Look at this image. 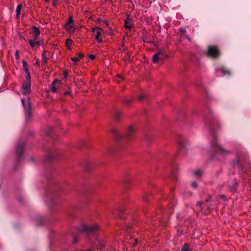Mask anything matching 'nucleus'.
<instances>
[{
  "instance_id": "obj_36",
  "label": "nucleus",
  "mask_w": 251,
  "mask_h": 251,
  "mask_svg": "<svg viewBox=\"0 0 251 251\" xmlns=\"http://www.w3.org/2000/svg\"><path fill=\"white\" fill-rule=\"evenodd\" d=\"M29 106L31 107L30 103H29Z\"/></svg>"
},
{
  "instance_id": "obj_15",
  "label": "nucleus",
  "mask_w": 251,
  "mask_h": 251,
  "mask_svg": "<svg viewBox=\"0 0 251 251\" xmlns=\"http://www.w3.org/2000/svg\"><path fill=\"white\" fill-rule=\"evenodd\" d=\"M21 8H22V5L21 4L18 5L16 8V13H17V17H18L19 15H20Z\"/></svg>"
},
{
  "instance_id": "obj_7",
  "label": "nucleus",
  "mask_w": 251,
  "mask_h": 251,
  "mask_svg": "<svg viewBox=\"0 0 251 251\" xmlns=\"http://www.w3.org/2000/svg\"><path fill=\"white\" fill-rule=\"evenodd\" d=\"M98 228V225L96 224H93L89 226H84V230L87 231H89L91 232H94L96 231Z\"/></svg>"
},
{
  "instance_id": "obj_9",
  "label": "nucleus",
  "mask_w": 251,
  "mask_h": 251,
  "mask_svg": "<svg viewBox=\"0 0 251 251\" xmlns=\"http://www.w3.org/2000/svg\"><path fill=\"white\" fill-rule=\"evenodd\" d=\"M125 26L126 28L130 29L132 26V24L131 20L129 18H127V19L125 21Z\"/></svg>"
},
{
  "instance_id": "obj_12",
  "label": "nucleus",
  "mask_w": 251,
  "mask_h": 251,
  "mask_svg": "<svg viewBox=\"0 0 251 251\" xmlns=\"http://www.w3.org/2000/svg\"><path fill=\"white\" fill-rule=\"evenodd\" d=\"M28 42L32 47H34L35 46H38L39 45V43L38 42L34 41L32 40H29Z\"/></svg>"
},
{
  "instance_id": "obj_35",
  "label": "nucleus",
  "mask_w": 251,
  "mask_h": 251,
  "mask_svg": "<svg viewBox=\"0 0 251 251\" xmlns=\"http://www.w3.org/2000/svg\"><path fill=\"white\" fill-rule=\"evenodd\" d=\"M29 106L31 107L30 103H29Z\"/></svg>"
},
{
  "instance_id": "obj_18",
  "label": "nucleus",
  "mask_w": 251,
  "mask_h": 251,
  "mask_svg": "<svg viewBox=\"0 0 251 251\" xmlns=\"http://www.w3.org/2000/svg\"><path fill=\"white\" fill-rule=\"evenodd\" d=\"M222 71L225 75H229L230 74L229 71L225 68H223Z\"/></svg>"
},
{
  "instance_id": "obj_22",
  "label": "nucleus",
  "mask_w": 251,
  "mask_h": 251,
  "mask_svg": "<svg viewBox=\"0 0 251 251\" xmlns=\"http://www.w3.org/2000/svg\"><path fill=\"white\" fill-rule=\"evenodd\" d=\"M191 186L193 188L196 189L197 187V183L196 182H192Z\"/></svg>"
},
{
  "instance_id": "obj_31",
  "label": "nucleus",
  "mask_w": 251,
  "mask_h": 251,
  "mask_svg": "<svg viewBox=\"0 0 251 251\" xmlns=\"http://www.w3.org/2000/svg\"><path fill=\"white\" fill-rule=\"evenodd\" d=\"M43 62L44 63H46V59H43Z\"/></svg>"
},
{
  "instance_id": "obj_37",
  "label": "nucleus",
  "mask_w": 251,
  "mask_h": 251,
  "mask_svg": "<svg viewBox=\"0 0 251 251\" xmlns=\"http://www.w3.org/2000/svg\"><path fill=\"white\" fill-rule=\"evenodd\" d=\"M29 106L31 107L30 103H29Z\"/></svg>"
},
{
  "instance_id": "obj_20",
  "label": "nucleus",
  "mask_w": 251,
  "mask_h": 251,
  "mask_svg": "<svg viewBox=\"0 0 251 251\" xmlns=\"http://www.w3.org/2000/svg\"><path fill=\"white\" fill-rule=\"evenodd\" d=\"M71 60L75 62V63L79 60V58L76 57H74L71 58Z\"/></svg>"
},
{
  "instance_id": "obj_33",
  "label": "nucleus",
  "mask_w": 251,
  "mask_h": 251,
  "mask_svg": "<svg viewBox=\"0 0 251 251\" xmlns=\"http://www.w3.org/2000/svg\"><path fill=\"white\" fill-rule=\"evenodd\" d=\"M49 0H45L46 1L48 2Z\"/></svg>"
},
{
  "instance_id": "obj_4",
  "label": "nucleus",
  "mask_w": 251,
  "mask_h": 251,
  "mask_svg": "<svg viewBox=\"0 0 251 251\" xmlns=\"http://www.w3.org/2000/svg\"><path fill=\"white\" fill-rule=\"evenodd\" d=\"M208 55L212 57H217L219 55V50L215 46H210L208 47Z\"/></svg>"
},
{
  "instance_id": "obj_23",
  "label": "nucleus",
  "mask_w": 251,
  "mask_h": 251,
  "mask_svg": "<svg viewBox=\"0 0 251 251\" xmlns=\"http://www.w3.org/2000/svg\"><path fill=\"white\" fill-rule=\"evenodd\" d=\"M145 97V95H144V94H142V95H141L140 96H139V99L140 100H143V99H144V98Z\"/></svg>"
},
{
  "instance_id": "obj_27",
  "label": "nucleus",
  "mask_w": 251,
  "mask_h": 251,
  "mask_svg": "<svg viewBox=\"0 0 251 251\" xmlns=\"http://www.w3.org/2000/svg\"><path fill=\"white\" fill-rule=\"evenodd\" d=\"M138 242V240L135 239L134 243H133L134 246H135L137 244Z\"/></svg>"
},
{
  "instance_id": "obj_16",
  "label": "nucleus",
  "mask_w": 251,
  "mask_h": 251,
  "mask_svg": "<svg viewBox=\"0 0 251 251\" xmlns=\"http://www.w3.org/2000/svg\"><path fill=\"white\" fill-rule=\"evenodd\" d=\"M186 144H187V141L184 139H181L179 141L180 145H181L183 147H184Z\"/></svg>"
},
{
  "instance_id": "obj_25",
  "label": "nucleus",
  "mask_w": 251,
  "mask_h": 251,
  "mask_svg": "<svg viewBox=\"0 0 251 251\" xmlns=\"http://www.w3.org/2000/svg\"><path fill=\"white\" fill-rule=\"evenodd\" d=\"M78 56L79 57V59L82 58L83 57V56H84L83 54L82 53H79L78 54Z\"/></svg>"
},
{
  "instance_id": "obj_11",
  "label": "nucleus",
  "mask_w": 251,
  "mask_h": 251,
  "mask_svg": "<svg viewBox=\"0 0 251 251\" xmlns=\"http://www.w3.org/2000/svg\"><path fill=\"white\" fill-rule=\"evenodd\" d=\"M32 29L33 34L35 36V38H36L40 34V31L35 26L33 27Z\"/></svg>"
},
{
  "instance_id": "obj_26",
  "label": "nucleus",
  "mask_w": 251,
  "mask_h": 251,
  "mask_svg": "<svg viewBox=\"0 0 251 251\" xmlns=\"http://www.w3.org/2000/svg\"><path fill=\"white\" fill-rule=\"evenodd\" d=\"M89 57H90V59H95V55H90L89 56Z\"/></svg>"
},
{
  "instance_id": "obj_38",
  "label": "nucleus",
  "mask_w": 251,
  "mask_h": 251,
  "mask_svg": "<svg viewBox=\"0 0 251 251\" xmlns=\"http://www.w3.org/2000/svg\"><path fill=\"white\" fill-rule=\"evenodd\" d=\"M87 251H92L91 250H88Z\"/></svg>"
},
{
  "instance_id": "obj_1",
  "label": "nucleus",
  "mask_w": 251,
  "mask_h": 251,
  "mask_svg": "<svg viewBox=\"0 0 251 251\" xmlns=\"http://www.w3.org/2000/svg\"><path fill=\"white\" fill-rule=\"evenodd\" d=\"M211 150L219 154H226L229 153V151L219 145L216 140L211 142Z\"/></svg>"
},
{
  "instance_id": "obj_30",
  "label": "nucleus",
  "mask_w": 251,
  "mask_h": 251,
  "mask_svg": "<svg viewBox=\"0 0 251 251\" xmlns=\"http://www.w3.org/2000/svg\"><path fill=\"white\" fill-rule=\"evenodd\" d=\"M64 77H65V78H66V77H67V72H65V74H64Z\"/></svg>"
},
{
  "instance_id": "obj_13",
  "label": "nucleus",
  "mask_w": 251,
  "mask_h": 251,
  "mask_svg": "<svg viewBox=\"0 0 251 251\" xmlns=\"http://www.w3.org/2000/svg\"><path fill=\"white\" fill-rule=\"evenodd\" d=\"M72 40L70 39H68L67 40H66V46L67 47L68 49L70 50V46L72 43Z\"/></svg>"
},
{
  "instance_id": "obj_10",
  "label": "nucleus",
  "mask_w": 251,
  "mask_h": 251,
  "mask_svg": "<svg viewBox=\"0 0 251 251\" xmlns=\"http://www.w3.org/2000/svg\"><path fill=\"white\" fill-rule=\"evenodd\" d=\"M22 63H23V67L24 70H25V72L27 73V75H28V74L30 75L28 69L27 68V62L25 60H23Z\"/></svg>"
},
{
  "instance_id": "obj_17",
  "label": "nucleus",
  "mask_w": 251,
  "mask_h": 251,
  "mask_svg": "<svg viewBox=\"0 0 251 251\" xmlns=\"http://www.w3.org/2000/svg\"><path fill=\"white\" fill-rule=\"evenodd\" d=\"M194 174L196 176H199L201 175V171L200 170H197L194 171Z\"/></svg>"
},
{
  "instance_id": "obj_6",
  "label": "nucleus",
  "mask_w": 251,
  "mask_h": 251,
  "mask_svg": "<svg viewBox=\"0 0 251 251\" xmlns=\"http://www.w3.org/2000/svg\"><path fill=\"white\" fill-rule=\"evenodd\" d=\"M61 84V81L58 80H55L53 81L52 84L51 91L53 92H56L57 90Z\"/></svg>"
},
{
  "instance_id": "obj_19",
  "label": "nucleus",
  "mask_w": 251,
  "mask_h": 251,
  "mask_svg": "<svg viewBox=\"0 0 251 251\" xmlns=\"http://www.w3.org/2000/svg\"><path fill=\"white\" fill-rule=\"evenodd\" d=\"M181 251H189L188 246L187 244H185L183 248L182 249Z\"/></svg>"
},
{
  "instance_id": "obj_29",
  "label": "nucleus",
  "mask_w": 251,
  "mask_h": 251,
  "mask_svg": "<svg viewBox=\"0 0 251 251\" xmlns=\"http://www.w3.org/2000/svg\"><path fill=\"white\" fill-rule=\"evenodd\" d=\"M69 93H70L69 91H67V92L64 93V94L65 95H68V94H69Z\"/></svg>"
},
{
  "instance_id": "obj_28",
  "label": "nucleus",
  "mask_w": 251,
  "mask_h": 251,
  "mask_svg": "<svg viewBox=\"0 0 251 251\" xmlns=\"http://www.w3.org/2000/svg\"><path fill=\"white\" fill-rule=\"evenodd\" d=\"M21 101H22V104H23V106L24 107H25L24 100V99H22L21 100Z\"/></svg>"
},
{
  "instance_id": "obj_32",
  "label": "nucleus",
  "mask_w": 251,
  "mask_h": 251,
  "mask_svg": "<svg viewBox=\"0 0 251 251\" xmlns=\"http://www.w3.org/2000/svg\"><path fill=\"white\" fill-rule=\"evenodd\" d=\"M198 204L199 205H201V202H198Z\"/></svg>"
},
{
  "instance_id": "obj_3",
  "label": "nucleus",
  "mask_w": 251,
  "mask_h": 251,
  "mask_svg": "<svg viewBox=\"0 0 251 251\" xmlns=\"http://www.w3.org/2000/svg\"><path fill=\"white\" fill-rule=\"evenodd\" d=\"M92 31L96 39L100 43L102 42V39L100 38V36L102 35V30L99 27H96L93 28Z\"/></svg>"
},
{
  "instance_id": "obj_5",
  "label": "nucleus",
  "mask_w": 251,
  "mask_h": 251,
  "mask_svg": "<svg viewBox=\"0 0 251 251\" xmlns=\"http://www.w3.org/2000/svg\"><path fill=\"white\" fill-rule=\"evenodd\" d=\"M72 22L73 19L72 17H70L68 23L65 25L66 29L70 33H73L75 31V28L72 24Z\"/></svg>"
},
{
  "instance_id": "obj_14",
  "label": "nucleus",
  "mask_w": 251,
  "mask_h": 251,
  "mask_svg": "<svg viewBox=\"0 0 251 251\" xmlns=\"http://www.w3.org/2000/svg\"><path fill=\"white\" fill-rule=\"evenodd\" d=\"M134 130H135V127L131 125L128 126V130H127V132H128V134L131 133Z\"/></svg>"
},
{
  "instance_id": "obj_34",
  "label": "nucleus",
  "mask_w": 251,
  "mask_h": 251,
  "mask_svg": "<svg viewBox=\"0 0 251 251\" xmlns=\"http://www.w3.org/2000/svg\"><path fill=\"white\" fill-rule=\"evenodd\" d=\"M105 23L107 24V25H108V24L107 22H105Z\"/></svg>"
},
{
  "instance_id": "obj_24",
  "label": "nucleus",
  "mask_w": 251,
  "mask_h": 251,
  "mask_svg": "<svg viewBox=\"0 0 251 251\" xmlns=\"http://www.w3.org/2000/svg\"><path fill=\"white\" fill-rule=\"evenodd\" d=\"M15 56H16V58L18 60L19 59V52H18V50H17L16 52Z\"/></svg>"
},
{
  "instance_id": "obj_21",
  "label": "nucleus",
  "mask_w": 251,
  "mask_h": 251,
  "mask_svg": "<svg viewBox=\"0 0 251 251\" xmlns=\"http://www.w3.org/2000/svg\"><path fill=\"white\" fill-rule=\"evenodd\" d=\"M120 79H122V76L119 75H117V78L115 79V80L118 82V83H120Z\"/></svg>"
},
{
  "instance_id": "obj_2",
  "label": "nucleus",
  "mask_w": 251,
  "mask_h": 251,
  "mask_svg": "<svg viewBox=\"0 0 251 251\" xmlns=\"http://www.w3.org/2000/svg\"><path fill=\"white\" fill-rule=\"evenodd\" d=\"M31 88V77L29 74L26 77V80L22 84V93L24 95L28 94Z\"/></svg>"
},
{
  "instance_id": "obj_8",
  "label": "nucleus",
  "mask_w": 251,
  "mask_h": 251,
  "mask_svg": "<svg viewBox=\"0 0 251 251\" xmlns=\"http://www.w3.org/2000/svg\"><path fill=\"white\" fill-rule=\"evenodd\" d=\"M162 55V52L161 51L158 52V53L155 54L153 57V62L154 63H156L157 61L162 59L161 56Z\"/></svg>"
}]
</instances>
